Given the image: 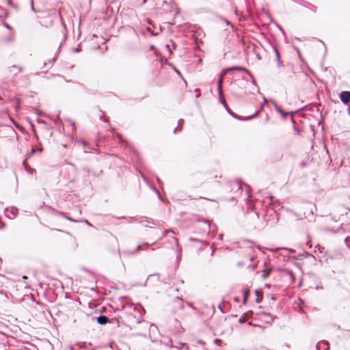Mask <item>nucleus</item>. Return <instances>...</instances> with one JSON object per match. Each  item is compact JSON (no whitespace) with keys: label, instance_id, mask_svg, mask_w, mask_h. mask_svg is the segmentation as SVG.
<instances>
[{"label":"nucleus","instance_id":"obj_10","mask_svg":"<svg viewBox=\"0 0 350 350\" xmlns=\"http://www.w3.org/2000/svg\"><path fill=\"white\" fill-rule=\"evenodd\" d=\"M222 77H223V76H221V77H220V79H219V80L218 81V83H217L218 86H219V88H221V83H222Z\"/></svg>","mask_w":350,"mask_h":350},{"label":"nucleus","instance_id":"obj_5","mask_svg":"<svg viewBox=\"0 0 350 350\" xmlns=\"http://www.w3.org/2000/svg\"><path fill=\"white\" fill-rule=\"evenodd\" d=\"M249 295H250V290L245 289L243 291V304H246Z\"/></svg>","mask_w":350,"mask_h":350},{"label":"nucleus","instance_id":"obj_6","mask_svg":"<svg viewBox=\"0 0 350 350\" xmlns=\"http://www.w3.org/2000/svg\"><path fill=\"white\" fill-rule=\"evenodd\" d=\"M271 270L269 269H264L262 271V276L264 279H266L270 274Z\"/></svg>","mask_w":350,"mask_h":350},{"label":"nucleus","instance_id":"obj_8","mask_svg":"<svg viewBox=\"0 0 350 350\" xmlns=\"http://www.w3.org/2000/svg\"><path fill=\"white\" fill-rule=\"evenodd\" d=\"M275 52L276 54L278 61V62H280V55L279 51L277 49H275Z\"/></svg>","mask_w":350,"mask_h":350},{"label":"nucleus","instance_id":"obj_1","mask_svg":"<svg viewBox=\"0 0 350 350\" xmlns=\"http://www.w3.org/2000/svg\"><path fill=\"white\" fill-rule=\"evenodd\" d=\"M252 260L250 258L245 257L241 260H239L234 265V269L237 271L243 270H254L256 265L252 263Z\"/></svg>","mask_w":350,"mask_h":350},{"label":"nucleus","instance_id":"obj_13","mask_svg":"<svg viewBox=\"0 0 350 350\" xmlns=\"http://www.w3.org/2000/svg\"><path fill=\"white\" fill-rule=\"evenodd\" d=\"M245 318L241 317V318H240V319H239V322H240V323H243V322H245Z\"/></svg>","mask_w":350,"mask_h":350},{"label":"nucleus","instance_id":"obj_9","mask_svg":"<svg viewBox=\"0 0 350 350\" xmlns=\"http://www.w3.org/2000/svg\"><path fill=\"white\" fill-rule=\"evenodd\" d=\"M230 70H243V68L241 67H233V68H230Z\"/></svg>","mask_w":350,"mask_h":350},{"label":"nucleus","instance_id":"obj_3","mask_svg":"<svg viewBox=\"0 0 350 350\" xmlns=\"http://www.w3.org/2000/svg\"><path fill=\"white\" fill-rule=\"evenodd\" d=\"M23 70V68L21 66L13 65L10 71L12 72L14 75H17L18 72H21Z\"/></svg>","mask_w":350,"mask_h":350},{"label":"nucleus","instance_id":"obj_15","mask_svg":"<svg viewBox=\"0 0 350 350\" xmlns=\"http://www.w3.org/2000/svg\"><path fill=\"white\" fill-rule=\"evenodd\" d=\"M55 59V57H53V59H52V62H54Z\"/></svg>","mask_w":350,"mask_h":350},{"label":"nucleus","instance_id":"obj_7","mask_svg":"<svg viewBox=\"0 0 350 350\" xmlns=\"http://www.w3.org/2000/svg\"><path fill=\"white\" fill-rule=\"evenodd\" d=\"M58 215H59L61 217H63L66 218V219L72 221V219L70 218H69L68 217L66 216L64 213H62H62H59Z\"/></svg>","mask_w":350,"mask_h":350},{"label":"nucleus","instance_id":"obj_4","mask_svg":"<svg viewBox=\"0 0 350 350\" xmlns=\"http://www.w3.org/2000/svg\"><path fill=\"white\" fill-rule=\"evenodd\" d=\"M109 321L106 316H100L97 318V322L100 325H105Z\"/></svg>","mask_w":350,"mask_h":350},{"label":"nucleus","instance_id":"obj_11","mask_svg":"<svg viewBox=\"0 0 350 350\" xmlns=\"http://www.w3.org/2000/svg\"><path fill=\"white\" fill-rule=\"evenodd\" d=\"M215 342L217 345H220L221 343V340L220 339H215Z\"/></svg>","mask_w":350,"mask_h":350},{"label":"nucleus","instance_id":"obj_14","mask_svg":"<svg viewBox=\"0 0 350 350\" xmlns=\"http://www.w3.org/2000/svg\"><path fill=\"white\" fill-rule=\"evenodd\" d=\"M141 245H138L136 248V252H138L141 249Z\"/></svg>","mask_w":350,"mask_h":350},{"label":"nucleus","instance_id":"obj_12","mask_svg":"<svg viewBox=\"0 0 350 350\" xmlns=\"http://www.w3.org/2000/svg\"><path fill=\"white\" fill-rule=\"evenodd\" d=\"M196 342H197V343L200 344V345L204 344V342L202 340H198Z\"/></svg>","mask_w":350,"mask_h":350},{"label":"nucleus","instance_id":"obj_2","mask_svg":"<svg viewBox=\"0 0 350 350\" xmlns=\"http://www.w3.org/2000/svg\"><path fill=\"white\" fill-rule=\"evenodd\" d=\"M340 98L343 104H349L350 103V91L342 92L340 94Z\"/></svg>","mask_w":350,"mask_h":350}]
</instances>
